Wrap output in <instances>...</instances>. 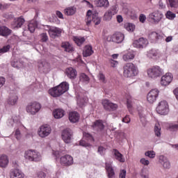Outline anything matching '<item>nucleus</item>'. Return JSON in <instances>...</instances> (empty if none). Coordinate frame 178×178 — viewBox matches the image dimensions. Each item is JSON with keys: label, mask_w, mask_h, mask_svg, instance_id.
Returning <instances> with one entry per match:
<instances>
[{"label": "nucleus", "mask_w": 178, "mask_h": 178, "mask_svg": "<svg viewBox=\"0 0 178 178\" xmlns=\"http://www.w3.org/2000/svg\"><path fill=\"white\" fill-rule=\"evenodd\" d=\"M67 91H69V83L64 81L55 88L50 89L49 90V94H50L51 97L56 98L60 97V95H63Z\"/></svg>", "instance_id": "nucleus-1"}, {"label": "nucleus", "mask_w": 178, "mask_h": 178, "mask_svg": "<svg viewBox=\"0 0 178 178\" xmlns=\"http://www.w3.org/2000/svg\"><path fill=\"white\" fill-rule=\"evenodd\" d=\"M123 74L124 77H136L138 74V68L133 63H127L123 67Z\"/></svg>", "instance_id": "nucleus-2"}, {"label": "nucleus", "mask_w": 178, "mask_h": 178, "mask_svg": "<svg viewBox=\"0 0 178 178\" xmlns=\"http://www.w3.org/2000/svg\"><path fill=\"white\" fill-rule=\"evenodd\" d=\"M24 157L30 162H40L42 157L41 153L34 149H29L24 152Z\"/></svg>", "instance_id": "nucleus-3"}, {"label": "nucleus", "mask_w": 178, "mask_h": 178, "mask_svg": "<svg viewBox=\"0 0 178 178\" xmlns=\"http://www.w3.org/2000/svg\"><path fill=\"white\" fill-rule=\"evenodd\" d=\"M85 22L86 23V26H90L91 23H94L96 26H98V24L101 23V18L98 17V13L92 14L91 10H89L87 12Z\"/></svg>", "instance_id": "nucleus-4"}, {"label": "nucleus", "mask_w": 178, "mask_h": 178, "mask_svg": "<svg viewBox=\"0 0 178 178\" xmlns=\"http://www.w3.org/2000/svg\"><path fill=\"white\" fill-rule=\"evenodd\" d=\"M41 104L38 102H32L27 104L26 107V111L27 113L29 115H32L34 116V115H37L41 111Z\"/></svg>", "instance_id": "nucleus-5"}, {"label": "nucleus", "mask_w": 178, "mask_h": 178, "mask_svg": "<svg viewBox=\"0 0 178 178\" xmlns=\"http://www.w3.org/2000/svg\"><path fill=\"white\" fill-rule=\"evenodd\" d=\"M7 126L8 127H19V129H22V127H24V129H26L23 124H22V122H20V117L18 115H13L10 118H9L7 120Z\"/></svg>", "instance_id": "nucleus-6"}, {"label": "nucleus", "mask_w": 178, "mask_h": 178, "mask_svg": "<svg viewBox=\"0 0 178 178\" xmlns=\"http://www.w3.org/2000/svg\"><path fill=\"white\" fill-rule=\"evenodd\" d=\"M52 133V128L49 124H43L38 130V135L40 138H45Z\"/></svg>", "instance_id": "nucleus-7"}, {"label": "nucleus", "mask_w": 178, "mask_h": 178, "mask_svg": "<svg viewBox=\"0 0 178 178\" xmlns=\"http://www.w3.org/2000/svg\"><path fill=\"white\" fill-rule=\"evenodd\" d=\"M61 137L65 144H70L73 140V131L69 128L65 129L62 131Z\"/></svg>", "instance_id": "nucleus-8"}, {"label": "nucleus", "mask_w": 178, "mask_h": 178, "mask_svg": "<svg viewBox=\"0 0 178 178\" xmlns=\"http://www.w3.org/2000/svg\"><path fill=\"white\" fill-rule=\"evenodd\" d=\"M18 101L19 96H17V93H10L9 96L6 100V106L9 107L16 106V105H17Z\"/></svg>", "instance_id": "nucleus-9"}, {"label": "nucleus", "mask_w": 178, "mask_h": 178, "mask_svg": "<svg viewBox=\"0 0 178 178\" xmlns=\"http://www.w3.org/2000/svg\"><path fill=\"white\" fill-rule=\"evenodd\" d=\"M157 113L159 115H168L169 113V105L166 101H161L157 106Z\"/></svg>", "instance_id": "nucleus-10"}, {"label": "nucleus", "mask_w": 178, "mask_h": 178, "mask_svg": "<svg viewBox=\"0 0 178 178\" xmlns=\"http://www.w3.org/2000/svg\"><path fill=\"white\" fill-rule=\"evenodd\" d=\"M60 163L63 166H71L73 165V157L69 154H66L60 158Z\"/></svg>", "instance_id": "nucleus-11"}, {"label": "nucleus", "mask_w": 178, "mask_h": 178, "mask_svg": "<svg viewBox=\"0 0 178 178\" xmlns=\"http://www.w3.org/2000/svg\"><path fill=\"white\" fill-rule=\"evenodd\" d=\"M102 105L106 111H116L118 109V104L111 102L108 99H104L102 101Z\"/></svg>", "instance_id": "nucleus-12"}, {"label": "nucleus", "mask_w": 178, "mask_h": 178, "mask_svg": "<svg viewBox=\"0 0 178 178\" xmlns=\"http://www.w3.org/2000/svg\"><path fill=\"white\" fill-rule=\"evenodd\" d=\"M126 99H127V106L130 112V113H133V111L136 109V104H134V102H133V99L131 98V96L129 94H127L125 95Z\"/></svg>", "instance_id": "nucleus-13"}, {"label": "nucleus", "mask_w": 178, "mask_h": 178, "mask_svg": "<svg viewBox=\"0 0 178 178\" xmlns=\"http://www.w3.org/2000/svg\"><path fill=\"white\" fill-rule=\"evenodd\" d=\"M10 178H24V173L19 168H13L10 170Z\"/></svg>", "instance_id": "nucleus-14"}, {"label": "nucleus", "mask_w": 178, "mask_h": 178, "mask_svg": "<svg viewBox=\"0 0 178 178\" xmlns=\"http://www.w3.org/2000/svg\"><path fill=\"white\" fill-rule=\"evenodd\" d=\"M172 80H173V75L170 73H167L165 75L161 77V86H169L170 83H172Z\"/></svg>", "instance_id": "nucleus-15"}, {"label": "nucleus", "mask_w": 178, "mask_h": 178, "mask_svg": "<svg viewBox=\"0 0 178 178\" xmlns=\"http://www.w3.org/2000/svg\"><path fill=\"white\" fill-rule=\"evenodd\" d=\"M61 33H62V29L59 28L51 26L49 29V34L51 38H56V37H58V35H60Z\"/></svg>", "instance_id": "nucleus-16"}, {"label": "nucleus", "mask_w": 178, "mask_h": 178, "mask_svg": "<svg viewBox=\"0 0 178 178\" xmlns=\"http://www.w3.org/2000/svg\"><path fill=\"white\" fill-rule=\"evenodd\" d=\"M65 74L70 80H74L77 77V71L73 67H68L65 70Z\"/></svg>", "instance_id": "nucleus-17"}, {"label": "nucleus", "mask_w": 178, "mask_h": 178, "mask_svg": "<svg viewBox=\"0 0 178 178\" xmlns=\"http://www.w3.org/2000/svg\"><path fill=\"white\" fill-rule=\"evenodd\" d=\"M159 163H161L163 169H170V161L165 156H159Z\"/></svg>", "instance_id": "nucleus-18"}, {"label": "nucleus", "mask_w": 178, "mask_h": 178, "mask_svg": "<svg viewBox=\"0 0 178 178\" xmlns=\"http://www.w3.org/2000/svg\"><path fill=\"white\" fill-rule=\"evenodd\" d=\"M38 67L40 70L44 73H48L51 69L49 63H47L45 60L40 61L38 63Z\"/></svg>", "instance_id": "nucleus-19"}, {"label": "nucleus", "mask_w": 178, "mask_h": 178, "mask_svg": "<svg viewBox=\"0 0 178 178\" xmlns=\"http://www.w3.org/2000/svg\"><path fill=\"white\" fill-rule=\"evenodd\" d=\"M113 154L115 159H116V161H118V162H120L121 163H124V162H126V159H124V156H123V154H122V153H120L119 150L114 149L113 150Z\"/></svg>", "instance_id": "nucleus-20"}, {"label": "nucleus", "mask_w": 178, "mask_h": 178, "mask_svg": "<svg viewBox=\"0 0 178 178\" xmlns=\"http://www.w3.org/2000/svg\"><path fill=\"white\" fill-rule=\"evenodd\" d=\"M61 48H63L65 52H68L70 54L74 52V47H73V44L69 42H63L61 44Z\"/></svg>", "instance_id": "nucleus-21"}, {"label": "nucleus", "mask_w": 178, "mask_h": 178, "mask_svg": "<svg viewBox=\"0 0 178 178\" xmlns=\"http://www.w3.org/2000/svg\"><path fill=\"white\" fill-rule=\"evenodd\" d=\"M147 72L149 80H155L156 79V67L154 66L149 68Z\"/></svg>", "instance_id": "nucleus-22"}, {"label": "nucleus", "mask_w": 178, "mask_h": 178, "mask_svg": "<svg viewBox=\"0 0 178 178\" xmlns=\"http://www.w3.org/2000/svg\"><path fill=\"white\" fill-rule=\"evenodd\" d=\"M80 119V115L76 111L69 113V120L71 123H77Z\"/></svg>", "instance_id": "nucleus-23"}, {"label": "nucleus", "mask_w": 178, "mask_h": 178, "mask_svg": "<svg viewBox=\"0 0 178 178\" xmlns=\"http://www.w3.org/2000/svg\"><path fill=\"white\" fill-rule=\"evenodd\" d=\"M9 165V158L5 154L0 156V168H5Z\"/></svg>", "instance_id": "nucleus-24"}, {"label": "nucleus", "mask_w": 178, "mask_h": 178, "mask_svg": "<svg viewBox=\"0 0 178 178\" xmlns=\"http://www.w3.org/2000/svg\"><path fill=\"white\" fill-rule=\"evenodd\" d=\"M147 101L150 104H154L156 101V89L150 90V92L147 95Z\"/></svg>", "instance_id": "nucleus-25"}, {"label": "nucleus", "mask_w": 178, "mask_h": 178, "mask_svg": "<svg viewBox=\"0 0 178 178\" xmlns=\"http://www.w3.org/2000/svg\"><path fill=\"white\" fill-rule=\"evenodd\" d=\"M94 54V50H92V46L88 44L85 46L83 51V56L86 58L87 56H91Z\"/></svg>", "instance_id": "nucleus-26"}, {"label": "nucleus", "mask_w": 178, "mask_h": 178, "mask_svg": "<svg viewBox=\"0 0 178 178\" xmlns=\"http://www.w3.org/2000/svg\"><path fill=\"white\" fill-rule=\"evenodd\" d=\"M113 37L114 42H116L117 44L123 42V40H124V35L120 32L114 33Z\"/></svg>", "instance_id": "nucleus-27"}, {"label": "nucleus", "mask_w": 178, "mask_h": 178, "mask_svg": "<svg viewBox=\"0 0 178 178\" xmlns=\"http://www.w3.org/2000/svg\"><path fill=\"white\" fill-rule=\"evenodd\" d=\"M12 34V30L6 26H0V35L1 37H8Z\"/></svg>", "instance_id": "nucleus-28"}, {"label": "nucleus", "mask_w": 178, "mask_h": 178, "mask_svg": "<svg viewBox=\"0 0 178 178\" xmlns=\"http://www.w3.org/2000/svg\"><path fill=\"white\" fill-rule=\"evenodd\" d=\"M65 151V147L58 145V147L54 148L52 150V155H54L56 159L60 156V154Z\"/></svg>", "instance_id": "nucleus-29"}, {"label": "nucleus", "mask_w": 178, "mask_h": 178, "mask_svg": "<svg viewBox=\"0 0 178 178\" xmlns=\"http://www.w3.org/2000/svg\"><path fill=\"white\" fill-rule=\"evenodd\" d=\"M138 112L142 124L143 126H145V124H147V119L145 118V114H144V112H143L142 106L138 107Z\"/></svg>", "instance_id": "nucleus-30"}, {"label": "nucleus", "mask_w": 178, "mask_h": 178, "mask_svg": "<svg viewBox=\"0 0 178 178\" xmlns=\"http://www.w3.org/2000/svg\"><path fill=\"white\" fill-rule=\"evenodd\" d=\"M95 4L99 8H108L109 1L108 0H95Z\"/></svg>", "instance_id": "nucleus-31"}, {"label": "nucleus", "mask_w": 178, "mask_h": 178, "mask_svg": "<svg viewBox=\"0 0 178 178\" xmlns=\"http://www.w3.org/2000/svg\"><path fill=\"white\" fill-rule=\"evenodd\" d=\"M53 115L55 119H62L65 116V111L63 109L57 108L53 111Z\"/></svg>", "instance_id": "nucleus-32"}, {"label": "nucleus", "mask_w": 178, "mask_h": 178, "mask_svg": "<svg viewBox=\"0 0 178 178\" xmlns=\"http://www.w3.org/2000/svg\"><path fill=\"white\" fill-rule=\"evenodd\" d=\"M37 26H38V22H37L35 19L30 21L28 24V29L30 33H34V31H35V29H37Z\"/></svg>", "instance_id": "nucleus-33"}, {"label": "nucleus", "mask_w": 178, "mask_h": 178, "mask_svg": "<svg viewBox=\"0 0 178 178\" xmlns=\"http://www.w3.org/2000/svg\"><path fill=\"white\" fill-rule=\"evenodd\" d=\"M79 81L82 84L87 85L90 83V77L84 73H81L79 75Z\"/></svg>", "instance_id": "nucleus-34"}, {"label": "nucleus", "mask_w": 178, "mask_h": 178, "mask_svg": "<svg viewBox=\"0 0 178 178\" xmlns=\"http://www.w3.org/2000/svg\"><path fill=\"white\" fill-rule=\"evenodd\" d=\"M106 170H107V175L108 178H113L115 176V171L112 168V165L108 163H106Z\"/></svg>", "instance_id": "nucleus-35"}, {"label": "nucleus", "mask_w": 178, "mask_h": 178, "mask_svg": "<svg viewBox=\"0 0 178 178\" xmlns=\"http://www.w3.org/2000/svg\"><path fill=\"white\" fill-rule=\"evenodd\" d=\"M92 127H93V129L95 130H104L105 126L104 125V124L102 123V120H97L94 122V124L92 125Z\"/></svg>", "instance_id": "nucleus-36"}, {"label": "nucleus", "mask_w": 178, "mask_h": 178, "mask_svg": "<svg viewBox=\"0 0 178 178\" xmlns=\"http://www.w3.org/2000/svg\"><path fill=\"white\" fill-rule=\"evenodd\" d=\"M77 9L74 6H70L64 10V13L67 16H73L76 13Z\"/></svg>", "instance_id": "nucleus-37"}, {"label": "nucleus", "mask_w": 178, "mask_h": 178, "mask_svg": "<svg viewBox=\"0 0 178 178\" xmlns=\"http://www.w3.org/2000/svg\"><path fill=\"white\" fill-rule=\"evenodd\" d=\"M24 19L23 17H19L15 20V24L13 25V29H20L23 24H24Z\"/></svg>", "instance_id": "nucleus-38"}, {"label": "nucleus", "mask_w": 178, "mask_h": 178, "mask_svg": "<svg viewBox=\"0 0 178 178\" xmlns=\"http://www.w3.org/2000/svg\"><path fill=\"white\" fill-rule=\"evenodd\" d=\"M134 53L133 51H129L127 54L123 55L122 58L124 62H129L134 59Z\"/></svg>", "instance_id": "nucleus-39"}, {"label": "nucleus", "mask_w": 178, "mask_h": 178, "mask_svg": "<svg viewBox=\"0 0 178 178\" xmlns=\"http://www.w3.org/2000/svg\"><path fill=\"white\" fill-rule=\"evenodd\" d=\"M22 128L15 127V130L13 131L14 137L16 138V140H22V132L20 131Z\"/></svg>", "instance_id": "nucleus-40"}, {"label": "nucleus", "mask_w": 178, "mask_h": 178, "mask_svg": "<svg viewBox=\"0 0 178 178\" xmlns=\"http://www.w3.org/2000/svg\"><path fill=\"white\" fill-rule=\"evenodd\" d=\"M74 41L79 47L83 45L86 42V38L83 37H74Z\"/></svg>", "instance_id": "nucleus-41"}, {"label": "nucleus", "mask_w": 178, "mask_h": 178, "mask_svg": "<svg viewBox=\"0 0 178 178\" xmlns=\"http://www.w3.org/2000/svg\"><path fill=\"white\" fill-rule=\"evenodd\" d=\"M11 65L13 66V67L20 69V67H24V63L22 61L14 60L11 62Z\"/></svg>", "instance_id": "nucleus-42"}, {"label": "nucleus", "mask_w": 178, "mask_h": 178, "mask_svg": "<svg viewBox=\"0 0 178 178\" xmlns=\"http://www.w3.org/2000/svg\"><path fill=\"white\" fill-rule=\"evenodd\" d=\"M124 29H126L127 31H130L131 33H133V31L136 30V25L131 23H126L124 24Z\"/></svg>", "instance_id": "nucleus-43"}, {"label": "nucleus", "mask_w": 178, "mask_h": 178, "mask_svg": "<svg viewBox=\"0 0 178 178\" xmlns=\"http://www.w3.org/2000/svg\"><path fill=\"white\" fill-rule=\"evenodd\" d=\"M77 104H78L79 106H80L81 108H83V106H84V105H86V104H87V99L80 97V96H79L77 97Z\"/></svg>", "instance_id": "nucleus-44"}, {"label": "nucleus", "mask_w": 178, "mask_h": 178, "mask_svg": "<svg viewBox=\"0 0 178 178\" xmlns=\"http://www.w3.org/2000/svg\"><path fill=\"white\" fill-rule=\"evenodd\" d=\"M148 20L150 23H156V12L149 14Z\"/></svg>", "instance_id": "nucleus-45"}, {"label": "nucleus", "mask_w": 178, "mask_h": 178, "mask_svg": "<svg viewBox=\"0 0 178 178\" xmlns=\"http://www.w3.org/2000/svg\"><path fill=\"white\" fill-rule=\"evenodd\" d=\"M112 17H113V15L111 13V11L108 10L104 13V20L105 22H111V20H112Z\"/></svg>", "instance_id": "nucleus-46"}, {"label": "nucleus", "mask_w": 178, "mask_h": 178, "mask_svg": "<svg viewBox=\"0 0 178 178\" xmlns=\"http://www.w3.org/2000/svg\"><path fill=\"white\" fill-rule=\"evenodd\" d=\"M167 130H169V131H177L178 124H169L167 127Z\"/></svg>", "instance_id": "nucleus-47"}, {"label": "nucleus", "mask_w": 178, "mask_h": 178, "mask_svg": "<svg viewBox=\"0 0 178 178\" xmlns=\"http://www.w3.org/2000/svg\"><path fill=\"white\" fill-rule=\"evenodd\" d=\"M138 40L139 41L140 45H141L140 47L142 49L145 48V47H147V44H148V40L144 38H140Z\"/></svg>", "instance_id": "nucleus-48"}, {"label": "nucleus", "mask_w": 178, "mask_h": 178, "mask_svg": "<svg viewBox=\"0 0 178 178\" xmlns=\"http://www.w3.org/2000/svg\"><path fill=\"white\" fill-rule=\"evenodd\" d=\"M147 56L150 59H154V58L156 56V49H152L150 51H149L147 54Z\"/></svg>", "instance_id": "nucleus-49"}, {"label": "nucleus", "mask_w": 178, "mask_h": 178, "mask_svg": "<svg viewBox=\"0 0 178 178\" xmlns=\"http://www.w3.org/2000/svg\"><path fill=\"white\" fill-rule=\"evenodd\" d=\"M108 12H111V15L113 16H115V15L118 14V12H119V7L118 5L113 6L109 10Z\"/></svg>", "instance_id": "nucleus-50"}, {"label": "nucleus", "mask_w": 178, "mask_h": 178, "mask_svg": "<svg viewBox=\"0 0 178 178\" xmlns=\"http://www.w3.org/2000/svg\"><path fill=\"white\" fill-rule=\"evenodd\" d=\"M138 20L140 22V23H142V24H144L146 23L147 22V15H145V14H140L139 17H138Z\"/></svg>", "instance_id": "nucleus-51"}, {"label": "nucleus", "mask_w": 178, "mask_h": 178, "mask_svg": "<svg viewBox=\"0 0 178 178\" xmlns=\"http://www.w3.org/2000/svg\"><path fill=\"white\" fill-rule=\"evenodd\" d=\"M165 17L169 20H173L176 17V14L173 13L172 11H168L165 14Z\"/></svg>", "instance_id": "nucleus-52"}, {"label": "nucleus", "mask_w": 178, "mask_h": 178, "mask_svg": "<svg viewBox=\"0 0 178 178\" xmlns=\"http://www.w3.org/2000/svg\"><path fill=\"white\" fill-rule=\"evenodd\" d=\"M10 49V46L9 44L3 47L0 49V54H6Z\"/></svg>", "instance_id": "nucleus-53"}, {"label": "nucleus", "mask_w": 178, "mask_h": 178, "mask_svg": "<svg viewBox=\"0 0 178 178\" xmlns=\"http://www.w3.org/2000/svg\"><path fill=\"white\" fill-rule=\"evenodd\" d=\"M106 151V149L105 147L100 146L98 147L97 152L99 154V155L104 156L105 155V152Z\"/></svg>", "instance_id": "nucleus-54"}, {"label": "nucleus", "mask_w": 178, "mask_h": 178, "mask_svg": "<svg viewBox=\"0 0 178 178\" xmlns=\"http://www.w3.org/2000/svg\"><path fill=\"white\" fill-rule=\"evenodd\" d=\"M170 8H177L178 0H168Z\"/></svg>", "instance_id": "nucleus-55"}, {"label": "nucleus", "mask_w": 178, "mask_h": 178, "mask_svg": "<svg viewBox=\"0 0 178 178\" xmlns=\"http://www.w3.org/2000/svg\"><path fill=\"white\" fill-rule=\"evenodd\" d=\"M118 137L120 140H124L127 138V135L123 131L118 132Z\"/></svg>", "instance_id": "nucleus-56"}, {"label": "nucleus", "mask_w": 178, "mask_h": 178, "mask_svg": "<svg viewBox=\"0 0 178 178\" xmlns=\"http://www.w3.org/2000/svg\"><path fill=\"white\" fill-rule=\"evenodd\" d=\"M145 156L149 158H155V153L152 151H148L145 153Z\"/></svg>", "instance_id": "nucleus-57"}, {"label": "nucleus", "mask_w": 178, "mask_h": 178, "mask_svg": "<svg viewBox=\"0 0 178 178\" xmlns=\"http://www.w3.org/2000/svg\"><path fill=\"white\" fill-rule=\"evenodd\" d=\"M133 47H134V48H138L139 49H142L141 44H140V42H139L138 40H135V41L133 42Z\"/></svg>", "instance_id": "nucleus-58"}, {"label": "nucleus", "mask_w": 178, "mask_h": 178, "mask_svg": "<svg viewBox=\"0 0 178 178\" xmlns=\"http://www.w3.org/2000/svg\"><path fill=\"white\" fill-rule=\"evenodd\" d=\"M140 163L142 165H144L145 166H147V165H149V161H148L147 159H145L144 158H143L140 160Z\"/></svg>", "instance_id": "nucleus-59"}, {"label": "nucleus", "mask_w": 178, "mask_h": 178, "mask_svg": "<svg viewBox=\"0 0 178 178\" xmlns=\"http://www.w3.org/2000/svg\"><path fill=\"white\" fill-rule=\"evenodd\" d=\"M37 176L38 178H46L47 177V174L42 171H39L37 173Z\"/></svg>", "instance_id": "nucleus-60"}, {"label": "nucleus", "mask_w": 178, "mask_h": 178, "mask_svg": "<svg viewBox=\"0 0 178 178\" xmlns=\"http://www.w3.org/2000/svg\"><path fill=\"white\" fill-rule=\"evenodd\" d=\"M140 176L143 178H148V173L147 172V170L143 169L140 172Z\"/></svg>", "instance_id": "nucleus-61"}, {"label": "nucleus", "mask_w": 178, "mask_h": 178, "mask_svg": "<svg viewBox=\"0 0 178 178\" xmlns=\"http://www.w3.org/2000/svg\"><path fill=\"white\" fill-rule=\"evenodd\" d=\"M127 171L126 170H121L120 171L119 177L120 178H126Z\"/></svg>", "instance_id": "nucleus-62"}, {"label": "nucleus", "mask_w": 178, "mask_h": 178, "mask_svg": "<svg viewBox=\"0 0 178 178\" xmlns=\"http://www.w3.org/2000/svg\"><path fill=\"white\" fill-rule=\"evenodd\" d=\"M156 76H162L163 74V70L159 67H157Z\"/></svg>", "instance_id": "nucleus-63"}, {"label": "nucleus", "mask_w": 178, "mask_h": 178, "mask_svg": "<svg viewBox=\"0 0 178 178\" xmlns=\"http://www.w3.org/2000/svg\"><path fill=\"white\" fill-rule=\"evenodd\" d=\"M41 40H42V42H47V41L48 40V35H47V33L41 34Z\"/></svg>", "instance_id": "nucleus-64"}]
</instances>
